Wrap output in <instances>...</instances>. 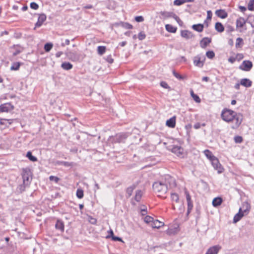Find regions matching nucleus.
<instances>
[{
	"mask_svg": "<svg viewBox=\"0 0 254 254\" xmlns=\"http://www.w3.org/2000/svg\"><path fill=\"white\" fill-rule=\"evenodd\" d=\"M151 226L153 228H159L164 225V223L159 221L158 220H154L153 223L151 224Z\"/></svg>",
	"mask_w": 254,
	"mask_h": 254,
	"instance_id": "26",
	"label": "nucleus"
},
{
	"mask_svg": "<svg viewBox=\"0 0 254 254\" xmlns=\"http://www.w3.org/2000/svg\"><path fill=\"white\" fill-rule=\"evenodd\" d=\"M243 115L241 113H237L235 116V118L233 119L234 122L231 126V128L233 129H236L239 128L243 122Z\"/></svg>",
	"mask_w": 254,
	"mask_h": 254,
	"instance_id": "5",
	"label": "nucleus"
},
{
	"mask_svg": "<svg viewBox=\"0 0 254 254\" xmlns=\"http://www.w3.org/2000/svg\"><path fill=\"white\" fill-rule=\"evenodd\" d=\"M223 202V199L220 196H217L213 198L212 204L214 207H218Z\"/></svg>",
	"mask_w": 254,
	"mask_h": 254,
	"instance_id": "19",
	"label": "nucleus"
},
{
	"mask_svg": "<svg viewBox=\"0 0 254 254\" xmlns=\"http://www.w3.org/2000/svg\"><path fill=\"white\" fill-rule=\"evenodd\" d=\"M246 215L242 212V208L240 207L239 211L234 216L233 222L236 223L239 222L244 216Z\"/></svg>",
	"mask_w": 254,
	"mask_h": 254,
	"instance_id": "12",
	"label": "nucleus"
},
{
	"mask_svg": "<svg viewBox=\"0 0 254 254\" xmlns=\"http://www.w3.org/2000/svg\"><path fill=\"white\" fill-rule=\"evenodd\" d=\"M185 194L186 195V199L188 204L187 216H188L193 208V204L191 200V197L189 192L187 191H185Z\"/></svg>",
	"mask_w": 254,
	"mask_h": 254,
	"instance_id": "11",
	"label": "nucleus"
},
{
	"mask_svg": "<svg viewBox=\"0 0 254 254\" xmlns=\"http://www.w3.org/2000/svg\"><path fill=\"white\" fill-rule=\"evenodd\" d=\"M221 247L219 245H215L207 249V254H217Z\"/></svg>",
	"mask_w": 254,
	"mask_h": 254,
	"instance_id": "14",
	"label": "nucleus"
},
{
	"mask_svg": "<svg viewBox=\"0 0 254 254\" xmlns=\"http://www.w3.org/2000/svg\"><path fill=\"white\" fill-rule=\"evenodd\" d=\"M49 179L51 181H54L56 183H58V182L60 180V178L57 177H56V176H51L50 177H49Z\"/></svg>",
	"mask_w": 254,
	"mask_h": 254,
	"instance_id": "47",
	"label": "nucleus"
},
{
	"mask_svg": "<svg viewBox=\"0 0 254 254\" xmlns=\"http://www.w3.org/2000/svg\"><path fill=\"white\" fill-rule=\"evenodd\" d=\"M234 31V28L232 26L228 25L227 27L226 31L227 33H229Z\"/></svg>",
	"mask_w": 254,
	"mask_h": 254,
	"instance_id": "53",
	"label": "nucleus"
},
{
	"mask_svg": "<svg viewBox=\"0 0 254 254\" xmlns=\"http://www.w3.org/2000/svg\"><path fill=\"white\" fill-rule=\"evenodd\" d=\"M184 3H185L184 0H175L174 1V4L176 5H181Z\"/></svg>",
	"mask_w": 254,
	"mask_h": 254,
	"instance_id": "49",
	"label": "nucleus"
},
{
	"mask_svg": "<svg viewBox=\"0 0 254 254\" xmlns=\"http://www.w3.org/2000/svg\"><path fill=\"white\" fill-rule=\"evenodd\" d=\"M239 8L240 10L242 12H244L247 10V7L245 6L240 5L239 6Z\"/></svg>",
	"mask_w": 254,
	"mask_h": 254,
	"instance_id": "62",
	"label": "nucleus"
},
{
	"mask_svg": "<svg viewBox=\"0 0 254 254\" xmlns=\"http://www.w3.org/2000/svg\"><path fill=\"white\" fill-rule=\"evenodd\" d=\"M174 18L177 21V22L178 23V24L180 25H182L183 23V21L180 19V18L176 15L175 14Z\"/></svg>",
	"mask_w": 254,
	"mask_h": 254,
	"instance_id": "52",
	"label": "nucleus"
},
{
	"mask_svg": "<svg viewBox=\"0 0 254 254\" xmlns=\"http://www.w3.org/2000/svg\"><path fill=\"white\" fill-rule=\"evenodd\" d=\"M216 15L221 19H225L228 17V13L225 9H217L215 12Z\"/></svg>",
	"mask_w": 254,
	"mask_h": 254,
	"instance_id": "13",
	"label": "nucleus"
},
{
	"mask_svg": "<svg viewBox=\"0 0 254 254\" xmlns=\"http://www.w3.org/2000/svg\"><path fill=\"white\" fill-rule=\"evenodd\" d=\"M165 28L167 31L173 33H175L177 29V27H174L172 25L169 24L165 25Z\"/></svg>",
	"mask_w": 254,
	"mask_h": 254,
	"instance_id": "28",
	"label": "nucleus"
},
{
	"mask_svg": "<svg viewBox=\"0 0 254 254\" xmlns=\"http://www.w3.org/2000/svg\"><path fill=\"white\" fill-rule=\"evenodd\" d=\"M76 196L79 199L83 198L84 196L83 190L82 189H77L76 191Z\"/></svg>",
	"mask_w": 254,
	"mask_h": 254,
	"instance_id": "38",
	"label": "nucleus"
},
{
	"mask_svg": "<svg viewBox=\"0 0 254 254\" xmlns=\"http://www.w3.org/2000/svg\"><path fill=\"white\" fill-rule=\"evenodd\" d=\"M46 15L45 14H41L39 15L38 21L35 24V27H40L43 22L46 20Z\"/></svg>",
	"mask_w": 254,
	"mask_h": 254,
	"instance_id": "18",
	"label": "nucleus"
},
{
	"mask_svg": "<svg viewBox=\"0 0 254 254\" xmlns=\"http://www.w3.org/2000/svg\"><path fill=\"white\" fill-rule=\"evenodd\" d=\"M135 186L132 185L131 186L128 187L127 189L126 193H127V197H129L132 195V192H133V190L135 189Z\"/></svg>",
	"mask_w": 254,
	"mask_h": 254,
	"instance_id": "29",
	"label": "nucleus"
},
{
	"mask_svg": "<svg viewBox=\"0 0 254 254\" xmlns=\"http://www.w3.org/2000/svg\"><path fill=\"white\" fill-rule=\"evenodd\" d=\"M242 212L246 215H248L251 210V205L247 201L244 202L242 204Z\"/></svg>",
	"mask_w": 254,
	"mask_h": 254,
	"instance_id": "17",
	"label": "nucleus"
},
{
	"mask_svg": "<svg viewBox=\"0 0 254 254\" xmlns=\"http://www.w3.org/2000/svg\"><path fill=\"white\" fill-rule=\"evenodd\" d=\"M192 28L196 31L201 32L203 29V25L201 24H194L192 25Z\"/></svg>",
	"mask_w": 254,
	"mask_h": 254,
	"instance_id": "30",
	"label": "nucleus"
},
{
	"mask_svg": "<svg viewBox=\"0 0 254 254\" xmlns=\"http://www.w3.org/2000/svg\"><path fill=\"white\" fill-rule=\"evenodd\" d=\"M26 156L31 161L35 162L37 160V158L33 156L30 151H28L27 153Z\"/></svg>",
	"mask_w": 254,
	"mask_h": 254,
	"instance_id": "34",
	"label": "nucleus"
},
{
	"mask_svg": "<svg viewBox=\"0 0 254 254\" xmlns=\"http://www.w3.org/2000/svg\"><path fill=\"white\" fill-rule=\"evenodd\" d=\"M236 59L235 57L231 56L228 59V61L230 63L233 64L236 61Z\"/></svg>",
	"mask_w": 254,
	"mask_h": 254,
	"instance_id": "59",
	"label": "nucleus"
},
{
	"mask_svg": "<svg viewBox=\"0 0 254 254\" xmlns=\"http://www.w3.org/2000/svg\"><path fill=\"white\" fill-rule=\"evenodd\" d=\"M166 125L170 127L174 128L176 126V117L174 116L166 121Z\"/></svg>",
	"mask_w": 254,
	"mask_h": 254,
	"instance_id": "22",
	"label": "nucleus"
},
{
	"mask_svg": "<svg viewBox=\"0 0 254 254\" xmlns=\"http://www.w3.org/2000/svg\"><path fill=\"white\" fill-rule=\"evenodd\" d=\"M127 136V134L126 133H120L114 136H110L108 140L112 143L124 142Z\"/></svg>",
	"mask_w": 254,
	"mask_h": 254,
	"instance_id": "4",
	"label": "nucleus"
},
{
	"mask_svg": "<svg viewBox=\"0 0 254 254\" xmlns=\"http://www.w3.org/2000/svg\"><path fill=\"white\" fill-rule=\"evenodd\" d=\"M97 51L99 55H102L105 53L106 51V47L101 46H98L97 48Z\"/></svg>",
	"mask_w": 254,
	"mask_h": 254,
	"instance_id": "36",
	"label": "nucleus"
},
{
	"mask_svg": "<svg viewBox=\"0 0 254 254\" xmlns=\"http://www.w3.org/2000/svg\"><path fill=\"white\" fill-rule=\"evenodd\" d=\"M215 29L219 33H222L224 31V26L222 23L216 22L215 24Z\"/></svg>",
	"mask_w": 254,
	"mask_h": 254,
	"instance_id": "24",
	"label": "nucleus"
},
{
	"mask_svg": "<svg viewBox=\"0 0 254 254\" xmlns=\"http://www.w3.org/2000/svg\"><path fill=\"white\" fill-rule=\"evenodd\" d=\"M53 45L51 43H47L44 45V50L46 52H49L52 49Z\"/></svg>",
	"mask_w": 254,
	"mask_h": 254,
	"instance_id": "35",
	"label": "nucleus"
},
{
	"mask_svg": "<svg viewBox=\"0 0 254 254\" xmlns=\"http://www.w3.org/2000/svg\"><path fill=\"white\" fill-rule=\"evenodd\" d=\"M124 26L127 29H131L133 28L132 25L128 23H125Z\"/></svg>",
	"mask_w": 254,
	"mask_h": 254,
	"instance_id": "57",
	"label": "nucleus"
},
{
	"mask_svg": "<svg viewBox=\"0 0 254 254\" xmlns=\"http://www.w3.org/2000/svg\"><path fill=\"white\" fill-rule=\"evenodd\" d=\"M67 58L72 62H78L81 60V55L76 51H70L65 53Z\"/></svg>",
	"mask_w": 254,
	"mask_h": 254,
	"instance_id": "6",
	"label": "nucleus"
},
{
	"mask_svg": "<svg viewBox=\"0 0 254 254\" xmlns=\"http://www.w3.org/2000/svg\"><path fill=\"white\" fill-rule=\"evenodd\" d=\"M246 21L243 17H239L236 20V28H242L245 24Z\"/></svg>",
	"mask_w": 254,
	"mask_h": 254,
	"instance_id": "23",
	"label": "nucleus"
},
{
	"mask_svg": "<svg viewBox=\"0 0 254 254\" xmlns=\"http://www.w3.org/2000/svg\"><path fill=\"white\" fill-rule=\"evenodd\" d=\"M253 63L251 61L245 60L239 66V68L243 71H249L253 67Z\"/></svg>",
	"mask_w": 254,
	"mask_h": 254,
	"instance_id": "9",
	"label": "nucleus"
},
{
	"mask_svg": "<svg viewBox=\"0 0 254 254\" xmlns=\"http://www.w3.org/2000/svg\"><path fill=\"white\" fill-rule=\"evenodd\" d=\"M61 67L64 69L68 70L71 69L72 68L73 65L71 64H70L69 62H64V63H62V64L61 65Z\"/></svg>",
	"mask_w": 254,
	"mask_h": 254,
	"instance_id": "27",
	"label": "nucleus"
},
{
	"mask_svg": "<svg viewBox=\"0 0 254 254\" xmlns=\"http://www.w3.org/2000/svg\"><path fill=\"white\" fill-rule=\"evenodd\" d=\"M55 228L57 230H59L61 232H63L64 229V225L63 221L58 219L55 224Z\"/></svg>",
	"mask_w": 254,
	"mask_h": 254,
	"instance_id": "20",
	"label": "nucleus"
},
{
	"mask_svg": "<svg viewBox=\"0 0 254 254\" xmlns=\"http://www.w3.org/2000/svg\"><path fill=\"white\" fill-rule=\"evenodd\" d=\"M160 84H161V86L164 88L167 89V88H169V86H168L167 83L165 82L162 81L161 82Z\"/></svg>",
	"mask_w": 254,
	"mask_h": 254,
	"instance_id": "58",
	"label": "nucleus"
},
{
	"mask_svg": "<svg viewBox=\"0 0 254 254\" xmlns=\"http://www.w3.org/2000/svg\"><path fill=\"white\" fill-rule=\"evenodd\" d=\"M171 199L172 201L178 202L179 200V195L176 193H171Z\"/></svg>",
	"mask_w": 254,
	"mask_h": 254,
	"instance_id": "39",
	"label": "nucleus"
},
{
	"mask_svg": "<svg viewBox=\"0 0 254 254\" xmlns=\"http://www.w3.org/2000/svg\"><path fill=\"white\" fill-rule=\"evenodd\" d=\"M112 239L114 241H122V239L121 238L115 236H113Z\"/></svg>",
	"mask_w": 254,
	"mask_h": 254,
	"instance_id": "60",
	"label": "nucleus"
},
{
	"mask_svg": "<svg viewBox=\"0 0 254 254\" xmlns=\"http://www.w3.org/2000/svg\"><path fill=\"white\" fill-rule=\"evenodd\" d=\"M248 9L250 11H254V0H250L248 4Z\"/></svg>",
	"mask_w": 254,
	"mask_h": 254,
	"instance_id": "33",
	"label": "nucleus"
},
{
	"mask_svg": "<svg viewBox=\"0 0 254 254\" xmlns=\"http://www.w3.org/2000/svg\"><path fill=\"white\" fill-rule=\"evenodd\" d=\"M237 113L233 110L225 108H224L221 112V117L222 119L226 122H232L233 119H234Z\"/></svg>",
	"mask_w": 254,
	"mask_h": 254,
	"instance_id": "3",
	"label": "nucleus"
},
{
	"mask_svg": "<svg viewBox=\"0 0 254 254\" xmlns=\"http://www.w3.org/2000/svg\"><path fill=\"white\" fill-rule=\"evenodd\" d=\"M200 44L201 47L203 48L206 47V37H204L201 40Z\"/></svg>",
	"mask_w": 254,
	"mask_h": 254,
	"instance_id": "45",
	"label": "nucleus"
},
{
	"mask_svg": "<svg viewBox=\"0 0 254 254\" xmlns=\"http://www.w3.org/2000/svg\"><path fill=\"white\" fill-rule=\"evenodd\" d=\"M181 36L187 39H191L193 36L192 33L188 30H182L181 31Z\"/></svg>",
	"mask_w": 254,
	"mask_h": 254,
	"instance_id": "25",
	"label": "nucleus"
},
{
	"mask_svg": "<svg viewBox=\"0 0 254 254\" xmlns=\"http://www.w3.org/2000/svg\"><path fill=\"white\" fill-rule=\"evenodd\" d=\"M205 61V57L204 55H198L193 58V64L195 66L201 67L203 66Z\"/></svg>",
	"mask_w": 254,
	"mask_h": 254,
	"instance_id": "8",
	"label": "nucleus"
},
{
	"mask_svg": "<svg viewBox=\"0 0 254 254\" xmlns=\"http://www.w3.org/2000/svg\"><path fill=\"white\" fill-rule=\"evenodd\" d=\"M192 97L196 103L200 102V99L196 94H194Z\"/></svg>",
	"mask_w": 254,
	"mask_h": 254,
	"instance_id": "55",
	"label": "nucleus"
},
{
	"mask_svg": "<svg viewBox=\"0 0 254 254\" xmlns=\"http://www.w3.org/2000/svg\"><path fill=\"white\" fill-rule=\"evenodd\" d=\"M244 44L243 39L241 37H238L236 39V47L237 48H241L242 47L243 45Z\"/></svg>",
	"mask_w": 254,
	"mask_h": 254,
	"instance_id": "32",
	"label": "nucleus"
},
{
	"mask_svg": "<svg viewBox=\"0 0 254 254\" xmlns=\"http://www.w3.org/2000/svg\"><path fill=\"white\" fill-rule=\"evenodd\" d=\"M144 222L146 223H149L150 222H152V223L154 221V219L153 217H152L150 216L147 215L144 217Z\"/></svg>",
	"mask_w": 254,
	"mask_h": 254,
	"instance_id": "42",
	"label": "nucleus"
},
{
	"mask_svg": "<svg viewBox=\"0 0 254 254\" xmlns=\"http://www.w3.org/2000/svg\"><path fill=\"white\" fill-rule=\"evenodd\" d=\"M30 7L32 9L36 10L39 8V5L37 3L35 2H32L30 3Z\"/></svg>",
	"mask_w": 254,
	"mask_h": 254,
	"instance_id": "48",
	"label": "nucleus"
},
{
	"mask_svg": "<svg viewBox=\"0 0 254 254\" xmlns=\"http://www.w3.org/2000/svg\"><path fill=\"white\" fill-rule=\"evenodd\" d=\"M135 20L137 22H141L144 21V18L142 16H137L135 17Z\"/></svg>",
	"mask_w": 254,
	"mask_h": 254,
	"instance_id": "51",
	"label": "nucleus"
},
{
	"mask_svg": "<svg viewBox=\"0 0 254 254\" xmlns=\"http://www.w3.org/2000/svg\"><path fill=\"white\" fill-rule=\"evenodd\" d=\"M146 37V35L143 32H140L138 33V38L139 40H142L144 39Z\"/></svg>",
	"mask_w": 254,
	"mask_h": 254,
	"instance_id": "46",
	"label": "nucleus"
},
{
	"mask_svg": "<svg viewBox=\"0 0 254 254\" xmlns=\"http://www.w3.org/2000/svg\"><path fill=\"white\" fill-rule=\"evenodd\" d=\"M171 151L177 156H180L183 153L184 149L179 146H173L171 149Z\"/></svg>",
	"mask_w": 254,
	"mask_h": 254,
	"instance_id": "15",
	"label": "nucleus"
},
{
	"mask_svg": "<svg viewBox=\"0 0 254 254\" xmlns=\"http://www.w3.org/2000/svg\"><path fill=\"white\" fill-rule=\"evenodd\" d=\"M14 106L10 103H6L0 105V112H8L13 110Z\"/></svg>",
	"mask_w": 254,
	"mask_h": 254,
	"instance_id": "10",
	"label": "nucleus"
},
{
	"mask_svg": "<svg viewBox=\"0 0 254 254\" xmlns=\"http://www.w3.org/2000/svg\"><path fill=\"white\" fill-rule=\"evenodd\" d=\"M142 196V192L140 190H137L136 191L135 195L134 196V199L137 201L139 202L141 200Z\"/></svg>",
	"mask_w": 254,
	"mask_h": 254,
	"instance_id": "31",
	"label": "nucleus"
},
{
	"mask_svg": "<svg viewBox=\"0 0 254 254\" xmlns=\"http://www.w3.org/2000/svg\"><path fill=\"white\" fill-rule=\"evenodd\" d=\"M108 232H109V235L106 237V238L108 239V238H112L113 236H114V232L111 229H110Z\"/></svg>",
	"mask_w": 254,
	"mask_h": 254,
	"instance_id": "63",
	"label": "nucleus"
},
{
	"mask_svg": "<svg viewBox=\"0 0 254 254\" xmlns=\"http://www.w3.org/2000/svg\"><path fill=\"white\" fill-rule=\"evenodd\" d=\"M173 74L177 78L180 80L183 79V77L182 75H180L178 73L176 72L175 70L173 71Z\"/></svg>",
	"mask_w": 254,
	"mask_h": 254,
	"instance_id": "50",
	"label": "nucleus"
},
{
	"mask_svg": "<svg viewBox=\"0 0 254 254\" xmlns=\"http://www.w3.org/2000/svg\"><path fill=\"white\" fill-rule=\"evenodd\" d=\"M160 15L162 16L161 18L166 19L169 17H173L174 18L175 14L173 12H168V11H160Z\"/></svg>",
	"mask_w": 254,
	"mask_h": 254,
	"instance_id": "21",
	"label": "nucleus"
},
{
	"mask_svg": "<svg viewBox=\"0 0 254 254\" xmlns=\"http://www.w3.org/2000/svg\"><path fill=\"white\" fill-rule=\"evenodd\" d=\"M89 221L91 224H95L97 222V220H96V219H95L93 217H90Z\"/></svg>",
	"mask_w": 254,
	"mask_h": 254,
	"instance_id": "56",
	"label": "nucleus"
},
{
	"mask_svg": "<svg viewBox=\"0 0 254 254\" xmlns=\"http://www.w3.org/2000/svg\"><path fill=\"white\" fill-rule=\"evenodd\" d=\"M212 16V12L211 10H207V20H211Z\"/></svg>",
	"mask_w": 254,
	"mask_h": 254,
	"instance_id": "61",
	"label": "nucleus"
},
{
	"mask_svg": "<svg viewBox=\"0 0 254 254\" xmlns=\"http://www.w3.org/2000/svg\"><path fill=\"white\" fill-rule=\"evenodd\" d=\"M207 160H209L211 166L217 171L218 174H220L224 172V168L220 163L218 158L214 155L212 152L208 149H207Z\"/></svg>",
	"mask_w": 254,
	"mask_h": 254,
	"instance_id": "2",
	"label": "nucleus"
},
{
	"mask_svg": "<svg viewBox=\"0 0 254 254\" xmlns=\"http://www.w3.org/2000/svg\"><path fill=\"white\" fill-rule=\"evenodd\" d=\"M21 36H22V34L21 33H15L14 34V37L16 38V39H19L21 37Z\"/></svg>",
	"mask_w": 254,
	"mask_h": 254,
	"instance_id": "64",
	"label": "nucleus"
},
{
	"mask_svg": "<svg viewBox=\"0 0 254 254\" xmlns=\"http://www.w3.org/2000/svg\"><path fill=\"white\" fill-rule=\"evenodd\" d=\"M234 141L236 143H241L243 141L242 136L240 135H236L234 138Z\"/></svg>",
	"mask_w": 254,
	"mask_h": 254,
	"instance_id": "40",
	"label": "nucleus"
},
{
	"mask_svg": "<svg viewBox=\"0 0 254 254\" xmlns=\"http://www.w3.org/2000/svg\"><path fill=\"white\" fill-rule=\"evenodd\" d=\"M106 60L110 64H112L114 62V59L112 58L111 55L108 56L106 58Z\"/></svg>",
	"mask_w": 254,
	"mask_h": 254,
	"instance_id": "54",
	"label": "nucleus"
},
{
	"mask_svg": "<svg viewBox=\"0 0 254 254\" xmlns=\"http://www.w3.org/2000/svg\"><path fill=\"white\" fill-rule=\"evenodd\" d=\"M176 186L175 179L171 176H166L164 181L156 182L152 186L153 189L159 197L166 198L163 195L166 193L169 188Z\"/></svg>",
	"mask_w": 254,
	"mask_h": 254,
	"instance_id": "1",
	"label": "nucleus"
},
{
	"mask_svg": "<svg viewBox=\"0 0 254 254\" xmlns=\"http://www.w3.org/2000/svg\"><path fill=\"white\" fill-rule=\"evenodd\" d=\"M240 84L246 88H249L252 86V81L249 78H244L240 80Z\"/></svg>",
	"mask_w": 254,
	"mask_h": 254,
	"instance_id": "16",
	"label": "nucleus"
},
{
	"mask_svg": "<svg viewBox=\"0 0 254 254\" xmlns=\"http://www.w3.org/2000/svg\"><path fill=\"white\" fill-rule=\"evenodd\" d=\"M31 176V173L29 168H24L22 169V176L23 183L26 185H29L30 184V178Z\"/></svg>",
	"mask_w": 254,
	"mask_h": 254,
	"instance_id": "7",
	"label": "nucleus"
},
{
	"mask_svg": "<svg viewBox=\"0 0 254 254\" xmlns=\"http://www.w3.org/2000/svg\"><path fill=\"white\" fill-rule=\"evenodd\" d=\"M28 186V185H26L25 184H24V183H23V184L20 185L18 187V191L19 192L22 193L23 191L25 190V187Z\"/></svg>",
	"mask_w": 254,
	"mask_h": 254,
	"instance_id": "43",
	"label": "nucleus"
},
{
	"mask_svg": "<svg viewBox=\"0 0 254 254\" xmlns=\"http://www.w3.org/2000/svg\"><path fill=\"white\" fill-rule=\"evenodd\" d=\"M206 124L205 123H197L194 124V128L195 129H198L201 128V127H204Z\"/></svg>",
	"mask_w": 254,
	"mask_h": 254,
	"instance_id": "44",
	"label": "nucleus"
},
{
	"mask_svg": "<svg viewBox=\"0 0 254 254\" xmlns=\"http://www.w3.org/2000/svg\"><path fill=\"white\" fill-rule=\"evenodd\" d=\"M215 57V53L212 50H207V58L212 59Z\"/></svg>",
	"mask_w": 254,
	"mask_h": 254,
	"instance_id": "41",
	"label": "nucleus"
},
{
	"mask_svg": "<svg viewBox=\"0 0 254 254\" xmlns=\"http://www.w3.org/2000/svg\"><path fill=\"white\" fill-rule=\"evenodd\" d=\"M20 63L19 62L14 63L10 67L11 70H17L19 68Z\"/></svg>",
	"mask_w": 254,
	"mask_h": 254,
	"instance_id": "37",
	"label": "nucleus"
}]
</instances>
